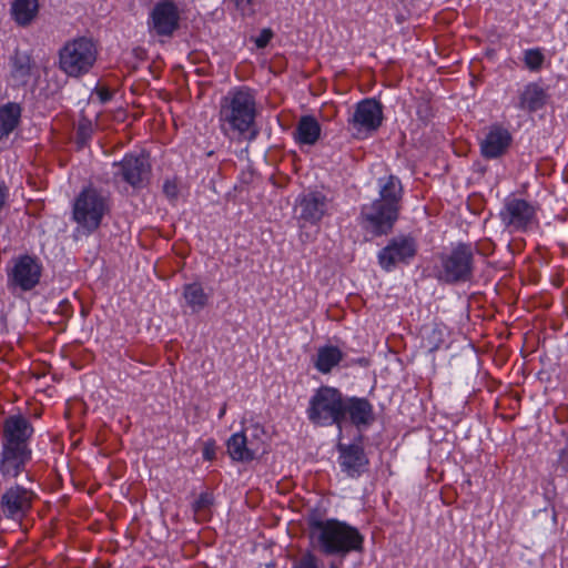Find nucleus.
Returning <instances> with one entry per match:
<instances>
[{
    "instance_id": "obj_1",
    "label": "nucleus",
    "mask_w": 568,
    "mask_h": 568,
    "mask_svg": "<svg viewBox=\"0 0 568 568\" xmlns=\"http://www.w3.org/2000/svg\"><path fill=\"white\" fill-rule=\"evenodd\" d=\"M255 95L248 88L231 89L220 102L219 123L229 138L252 141L257 135Z\"/></svg>"
},
{
    "instance_id": "obj_2",
    "label": "nucleus",
    "mask_w": 568,
    "mask_h": 568,
    "mask_svg": "<svg viewBox=\"0 0 568 568\" xmlns=\"http://www.w3.org/2000/svg\"><path fill=\"white\" fill-rule=\"evenodd\" d=\"M307 524L311 546L325 555H346L362 548L363 536L344 521L313 515Z\"/></svg>"
},
{
    "instance_id": "obj_3",
    "label": "nucleus",
    "mask_w": 568,
    "mask_h": 568,
    "mask_svg": "<svg viewBox=\"0 0 568 568\" xmlns=\"http://www.w3.org/2000/svg\"><path fill=\"white\" fill-rule=\"evenodd\" d=\"M110 197L95 187H84L74 199L72 205V220L85 233L95 232L110 213Z\"/></svg>"
},
{
    "instance_id": "obj_4",
    "label": "nucleus",
    "mask_w": 568,
    "mask_h": 568,
    "mask_svg": "<svg viewBox=\"0 0 568 568\" xmlns=\"http://www.w3.org/2000/svg\"><path fill=\"white\" fill-rule=\"evenodd\" d=\"M344 396L335 387L321 386L310 399L306 414L317 426L342 427Z\"/></svg>"
},
{
    "instance_id": "obj_5",
    "label": "nucleus",
    "mask_w": 568,
    "mask_h": 568,
    "mask_svg": "<svg viewBox=\"0 0 568 568\" xmlns=\"http://www.w3.org/2000/svg\"><path fill=\"white\" fill-rule=\"evenodd\" d=\"M97 57L98 49L92 40L77 38L59 50V69L68 77L80 78L92 69Z\"/></svg>"
},
{
    "instance_id": "obj_6",
    "label": "nucleus",
    "mask_w": 568,
    "mask_h": 568,
    "mask_svg": "<svg viewBox=\"0 0 568 568\" xmlns=\"http://www.w3.org/2000/svg\"><path fill=\"white\" fill-rule=\"evenodd\" d=\"M475 247L468 243H458L439 256L438 278L446 283L467 282L474 272Z\"/></svg>"
},
{
    "instance_id": "obj_7",
    "label": "nucleus",
    "mask_w": 568,
    "mask_h": 568,
    "mask_svg": "<svg viewBox=\"0 0 568 568\" xmlns=\"http://www.w3.org/2000/svg\"><path fill=\"white\" fill-rule=\"evenodd\" d=\"M539 206L517 196L505 199L499 212L501 224L508 232H527L538 225Z\"/></svg>"
},
{
    "instance_id": "obj_8",
    "label": "nucleus",
    "mask_w": 568,
    "mask_h": 568,
    "mask_svg": "<svg viewBox=\"0 0 568 568\" xmlns=\"http://www.w3.org/2000/svg\"><path fill=\"white\" fill-rule=\"evenodd\" d=\"M398 213L399 211L392 204L375 200L362 206L361 223L374 235H384L392 231Z\"/></svg>"
},
{
    "instance_id": "obj_9",
    "label": "nucleus",
    "mask_w": 568,
    "mask_h": 568,
    "mask_svg": "<svg viewBox=\"0 0 568 568\" xmlns=\"http://www.w3.org/2000/svg\"><path fill=\"white\" fill-rule=\"evenodd\" d=\"M182 11L174 0H160L152 8L148 26L159 37H172L180 28Z\"/></svg>"
},
{
    "instance_id": "obj_10",
    "label": "nucleus",
    "mask_w": 568,
    "mask_h": 568,
    "mask_svg": "<svg viewBox=\"0 0 568 568\" xmlns=\"http://www.w3.org/2000/svg\"><path fill=\"white\" fill-rule=\"evenodd\" d=\"M41 273L42 265L37 257L21 255L12 260V266L8 271V284L21 291H30L39 284Z\"/></svg>"
},
{
    "instance_id": "obj_11",
    "label": "nucleus",
    "mask_w": 568,
    "mask_h": 568,
    "mask_svg": "<svg viewBox=\"0 0 568 568\" xmlns=\"http://www.w3.org/2000/svg\"><path fill=\"white\" fill-rule=\"evenodd\" d=\"M417 254V242L413 236L399 235L379 251L378 262L383 270L389 272L397 264H408Z\"/></svg>"
},
{
    "instance_id": "obj_12",
    "label": "nucleus",
    "mask_w": 568,
    "mask_h": 568,
    "mask_svg": "<svg viewBox=\"0 0 568 568\" xmlns=\"http://www.w3.org/2000/svg\"><path fill=\"white\" fill-rule=\"evenodd\" d=\"M383 121V108L375 99H364L358 102L348 124L361 133H371L376 131Z\"/></svg>"
},
{
    "instance_id": "obj_13",
    "label": "nucleus",
    "mask_w": 568,
    "mask_h": 568,
    "mask_svg": "<svg viewBox=\"0 0 568 568\" xmlns=\"http://www.w3.org/2000/svg\"><path fill=\"white\" fill-rule=\"evenodd\" d=\"M33 432V426L23 415H11L3 422L2 447L30 448Z\"/></svg>"
},
{
    "instance_id": "obj_14",
    "label": "nucleus",
    "mask_w": 568,
    "mask_h": 568,
    "mask_svg": "<svg viewBox=\"0 0 568 568\" xmlns=\"http://www.w3.org/2000/svg\"><path fill=\"white\" fill-rule=\"evenodd\" d=\"M226 449L232 460L247 463L263 450V442L257 434L247 437L244 432H239L227 439Z\"/></svg>"
},
{
    "instance_id": "obj_15",
    "label": "nucleus",
    "mask_w": 568,
    "mask_h": 568,
    "mask_svg": "<svg viewBox=\"0 0 568 568\" xmlns=\"http://www.w3.org/2000/svg\"><path fill=\"white\" fill-rule=\"evenodd\" d=\"M113 165L118 168L114 175L121 176L133 187L141 186L150 172V164L143 155L126 154L121 162Z\"/></svg>"
},
{
    "instance_id": "obj_16",
    "label": "nucleus",
    "mask_w": 568,
    "mask_h": 568,
    "mask_svg": "<svg viewBox=\"0 0 568 568\" xmlns=\"http://www.w3.org/2000/svg\"><path fill=\"white\" fill-rule=\"evenodd\" d=\"M34 494L20 485L8 488L0 498L3 513L9 518L23 516L32 506Z\"/></svg>"
},
{
    "instance_id": "obj_17",
    "label": "nucleus",
    "mask_w": 568,
    "mask_h": 568,
    "mask_svg": "<svg viewBox=\"0 0 568 568\" xmlns=\"http://www.w3.org/2000/svg\"><path fill=\"white\" fill-rule=\"evenodd\" d=\"M298 220L317 224L328 211L327 197L317 191L302 194L297 199Z\"/></svg>"
},
{
    "instance_id": "obj_18",
    "label": "nucleus",
    "mask_w": 568,
    "mask_h": 568,
    "mask_svg": "<svg viewBox=\"0 0 568 568\" xmlns=\"http://www.w3.org/2000/svg\"><path fill=\"white\" fill-rule=\"evenodd\" d=\"M511 142L513 136L507 129L493 125L480 141L481 155L488 160L498 159L506 154Z\"/></svg>"
},
{
    "instance_id": "obj_19",
    "label": "nucleus",
    "mask_w": 568,
    "mask_h": 568,
    "mask_svg": "<svg viewBox=\"0 0 568 568\" xmlns=\"http://www.w3.org/2000/svg\"><path fill=\"white\" fill-rule=\"evenodd\" d=\"M31 448L2 447L0 458V473L3 477L16 478L24 471L31 460Z\"/></svg>"
},
{
    "instance_id": "obj_20",
    "label": "nucleus",
    "mask_w": 568,
    "mask_h": 568,
    "mask_svg": "<svg viewBox=\"0 0 568 568\" xmlns=\"http://www.w3.org/2000/svg\"><path fill=\"white\" fill-rule=\"evenodd\" d=\"M339 452V465L348 476H359L368 465V458L359 445H344L337 446Z\"/></svg>"
},
{
    "instance_id": "obj_21",
    "label": "nucleus",
    "mask_w": 568,
    "mask_h": 568,
    "mask_svg": "<svg viewBox=\"0 0 568 568\" xmlns=\"http://www.w3.org/2000/svg\"><path fill=\"white\" fill-rule=\"evenodd\" d=\"M347 416L358 428L368 426L374 420L373 405L366 398L344 397L343 422Z\"/></svg>"
},
{
    "instance_id": "obj_22",
    "label": "nucleus",
    "mask_w": 568,
    "mask_h": 568,
    "mask_svg": "<svg viewBox=\"0 0 568 568\" xmlns=\"http://www.w3.org/2000/svg\"><path fill=\"white\" fill-rule=\"evenodd\" d=\"M548 100L547 91L538 83L530 82L519 93L518 108L529 113L542 109Z\"/></svg>"
},
{
    "instance_id": "obj_23",
    "label": "nucleus",
    "mask_w": 568,
    "mask_h": 568,
    "mask_svg": "<svg viewBox=\"0 0 568 568\" xmlns=\"http://www.w3.org/2000/svg\"><path fill=\"white\" fill-rule=\"evenodd\" d=\"M10 78L17 85H23L29 82L32 75L34 63L31 54L26 51L16 50L10 58Z\"/></svg>"
},
{
    "instance_id": "obj_24",
    "label": "nucleus",
    "mask_w": 568,
    "mask_h": 568,
    "mask_svg": "<svg viewBox=\"0 0 568 568\" xmlns=\"http://www.w3.org/2000/svg\"><path fill=\"white\" fill-rule=\"evenodd\" d=\"M321 136V125L312 115H303L298 120L294 139L298 144L314 145Z\"/></svg>"
},
{
    "instance_id": "obj_25",
    "label": "nucleus",
    "mask_w": 568,
    "mask_h": 568,
    "mask_svg": "<svg viewBox=\"0 0 568 568\" xmlns=\"http://www.w3.org/2000/svg\"><path fill=\"white\" fill-rule=\"evenodd\" d=\"M38 12V0H14L10 8L11 18L19 27L30 26L37 18Z\"/></svg>"
},
{
    "instance_id": "obj_26",
    "label": "nucleus",
    "mask_w": 568,
    "mask_h": 568,
    "mask_svg": "<svg viewBox=\"0 0 568 568\" xmlns=\"http://www.w3.org/2000/svg\"><path fill=\"white\" fill-rule=\"evenodd\" d=\"M182 296L186 307L193 313H197L205 308L209 304L210 295L204 291L200 282L184 284L182 287Z\"/></svg>"
},
{
    "instance_id": "obj_27",
    "label": "nucleus",
    "mask_w": 568,
    "mask_h": 568,
    "mask_svg": "<svg viewBox=\"0 0 568 568\" xmlns=\"http://www.w3.org/2000/svg\"><path fill=\"white\" fill-rule=\"evenodd\" d=\"M344 354L337 346H322L317 351L314 359V366L318 372L328 374L341 363Z\"/></svg>"
},
{
    "instance_id": "obj_28",
    "label": "nucleus",
    "mask_w": 568,
    "mask_h": 568,
    "mask_svg": "<svg viewBox=\"0 0 568 568\" xmlns=\"http://www.w3.org/2000/svg\"><path fill=\"white\" fill-rule=\"evenodd\" d=\"M20 116L21 108L18 103L9 102L0 106V140L17 128Z\"/></svg>"
},
{
    "instance_id": "obj_29",
    "label": "nucleus",
    "mask_w": 568,
    "mask_h": 568,
    "mask_svg": "<svg viewBox=\"0 0 568 568\" xmlns=\"http://www.w3.org/2000/svg\"><path fill=\"white\" fill-rule=\"evenodd\" d=\"M420 334L422 345L429 352L437 351L444 343V327L439 324L425 325Z\"/></svg>"
},
{
    "instance_id": "obj_30",
    "label": "nucleus",
    "mask_w": 568,
    "mask_h": 568,
    "mask_svg": "<svg viewBox=\"0 0 568 568\" xmlns=\"http://www.w3.org/2000/svg\"><path fill=\"white\" fill-rule=\"evenodd\" d=\"M402 199V186L399 180L394 176H389L387 181L382 185L379 191V199L386 204H392L399 211V202Z\"/></svg>"
},
{
    "instance_id": "obj_31",
    "label": "nucleus",
    "mask_w": 568,
    "mask_h": 568,
    "mask_svg": "<svg viewBox=\"0 0 568 568\" xmlns=\"http://www.w3.org/2000/svg\"><path fill=\"white\" fill-rule=\"evenodd\" d=\"M526 68L532 72H537L542 68L545 54L540 48L527 49L523 57Z\"/></svg>"
},
{
    "instance_id": "obj_32",
    "label": "nucleus",
    "mask_w": 568,
    "mask_h": 568,
    "mask_svg": "<svg viewBox=\"0 0 568 568\" xmlns=\"http://www.w3.org/2000/svg\"><path fill=\"white\" fill-rule=\"evenodd\" d=\"M213 504L212 495L209 493H202L196 500L193 503V511L196 520H206L207 511Z\"/></svg>"
},
{
    "instance_id": "obj_33",
    "label": "nucleus",
    "mask_w": 568,
    "mask_h": 568,
    "mask_svg": "<svg viewBox=\"0 0 568 568\" xmlns=\"http://www.w3.org/2000/svg\"><path fill=\"white\" fill-rule=\"evenodd\" d=\"M322 561L312 551L303 554L293 565V568H321ZM332 568H335L332 566Z\"/></svg>"
},
{
    "instance_id": "obj_34",
    "label": "nucleus",
    "mask_w": 568,
    "mask_h": 568,
    "mask_svg": "<svg viewBox=\"0 0 568 568\" xmlns=\"http://www.w3.org/2000/svg\"><path fill=\"white\" fill-rule=\"evenodd\" d=\"M93 126L89 120H81L78 125L77 136L80 144H85L92 136Z\"/></svg>"
},
{
    "instance_id": "obj_35",
    "label": "nucleus",
    "mask_w": 568,
    "mask_h": 568,
    "mask_svg": "<svg viewBox=\"0 0 568 568\" xmlns=\"http://www.w3.org/2000/svg\"><path fill=\"white\" fill-rule=\"evenodd\" d=\"M234 3L235 8L243 14V16H252L254 13V2L255 0H230Z\"/></svg>"
},
{
    "instance_id": "obj_36",
    "label": "nucleus",
    "mask_w": 568,
    "mask_h": 568,
    "mask_svg": "<svg viewBox=\"0 0 568 568\" xmlns=\"http://www.w3.org/2000/svg\"><path fill=\"white\" fill-rule=\"evenodd\" d=\"M163 192L170 200H176L179 196V185L175 180H166L163 184Z\"/></svg>"
},
{
    "instance_id": "obj_37",
    "label": "nucleus",
    "mask_w": 568,
    "mask_h": 568,
    "mask_svg": "<svg viewBox=\"0 0 568 568\" xmlns=\"http://www.w3.org/2000/svg\"><path fill=\"white\" fill-rule=\"evenodd\" d=\"M272 38V31L268 29H264L261 34L255 40V43L258 48H264L267 45Z\"/></svg>"
},
{
    "instance_id": "obj_38",
    "label": "nucleus",
    "mask_w": 568,
    "mask_h": 568,
    "mask_svg": "<svg viewBox=\"0 0 568 568\" xmlns=\"http://www.w3.org/2000/svg\"><path fill=\"white\" fill-rule=\"evenodd\" d=\"M203 457L206 460H212L215 457V449L213 443H206L203 449Z\"/></svg>"
},
{
    "instance_id": "obj_39",
    "label": "nucleus",
    "mask_w": 568,
    "mask_h": 568,
    "mask_svg": "<svg viewBox=\"0 0 568 568\" xmlns=\"http://www.w3.org/2000/svg\"><path fill=\"white\" fill-rule=\"evenodd\" d=\"M98 94H99V97H100L102 102H105V101H108L111 98L110 91L108 89H105V88H101L98 91Z\"/></svg>"
},
{
    "instance_id": "obj_40",
    "label": "nucleus",
    "mask_w": 568,
    "mask_h": 568,
    "mask_svg": "<svg viewBox=\"0 0 568 568\" xmlns=\"http://www.w3.org/2000/svg\"><path fill=\"white\" fill-rule=\"evenodd\" d=\"M225 413H226V404H223L221 409H220V413H219V418L220 419L223 418Z\"/></svg>"
}]
</instances>
